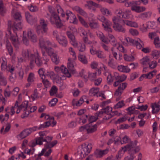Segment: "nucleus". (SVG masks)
Wrapping results in <instances>:
<instances>
[{
	"label": "nucleus",
	"mask_w": 160,
	"mask_h": 160,
	"mask_svg": "<svg viewBox=\"0 0 160 160\" xmlns=\"http://www.w3.org/2000/svg\"><path fill=\"white\" fill-rule=\"evenodd\" d=\"M31 56L30 57V58L28 59L30 61V65L31 68H33L34 66V62L35 61L34 59H35V55H31Z\"/></svg>",
	"instance_id": "52"
},
{
	"label": "nucleus",
	"mask_w": 160,
	"mask_h": 160,
	"mask_svg": "<svg viewBox=\"0 0 160 160\" xmlns=\"http://www.w3.org/2000/svg\"><path fill=\"white\" fill-rule=\"evenodd\" d=\"M58 101V100L56 98L52 99L49 103V105L51 107L55 106Z\"/></svg>",
	"instance_id": "63"
},
{
	"label": "nucleus",
	"mask_w": 160,
	"mask_h": 160,
	"mask_svg": "<svg viewBox=\"0 0 160 160\" xmlns=\"http://www.w3.org/2000/svg\"><path fill=\"white\" fill-rule=\"evenodd\" d=\"M67 35L70 40V42L74 47L78 46V43L76 41L75 36L70 31H67L66 32Z\"/></svg>",
	"instance_id": "14"
},
{
	"label": "nucleus",
	"mask_w": 160,
	"mask_h": 160,
	"mask_svg": "<svg viewBox=\"0 0 160 160\" xmlns=\"http://www.w3.org/2000/svg\"><path fill=\"white\" fill-rule=\"evenodd\" d=\"M38 93L37 92V90L35 89L34 90L33 93L31 96V98L32 101H34L38 97Z\"/></svg>",
	"instance_id": "64"
},
{
	"label": "nucleus",
	"mask_w": 160,
	"mask_h": 160,
	"mask_svg": "<svg viewBox=\"0 0 160 160\" xmlns=\"http://www.w3.org/2000/svg\"><path fill=\"white\" fill-rule=\"evenodd\" d=\"M108 37L109 38L108 42H109L113 47H116L118 43L114 36L110 34H108Z\"/></svg>",
	"instance_id": "25"
},
{
	"label": "nucleus",
	"mask_w": 160,
	"mask_h": 160,
	"mask_svg": "<svg viewBox=\"0 0 160 160\" xmlns=\"http://www.w3.org/2000/svg\"><path fill=\"white\" fill-rule=\"evenodd\" d=\"M77 152L78 154L80 155V157L82 158H83L87 155L86 153L85 152L84 149L82 147V145L78 148Z\"/></svg>",
	"instance_id": "31"
},
{
	"label": "nucleus",
	"mask_w": 160,
	"mask_h": 160,
	"mask_svg": "<svg viewBox=\"0 0 160 160\" xmlns=\"http://www.w3.org/2000/svg\"><path fill=\"white\" fill-rule=\"evenodd\" d=\"M130 141L131 140L129 137L126 135L122 138L120 142L121 144H122L129 143L130 142Z\"/></svg>",
	"instance_id": "51"
},
{
	"label": "nucleus",
	"mask_w": 160,
	"mask_h": 160,
	"mask_svg": "<svg viewBox=\"0 0 160 160\" xmlns=\"http://www.w3.org/2000/svg\"><path fill=\"white\" fill-rule=\"evenodd\" d=\"M39 45L40 48L42 50L47 49V47L46 46V41L44 40L43 38L42 37L39 39Z\"/></svg>",
	"instance_id": "32"
},
{
	"label": "nucleus",
	"mask_w": 160,
	"mask_h": 160,
	"mask_svg": "<svg viewBox=\"0 0 160 160\" xmlns=\"http://www.w3.org/2000/svg\"><path fill=\"white\" fill-rule=\"evenodd\" d=\"M127 83L126 82L120 83L118 89L116 90L114 95L115 96H121L123 90L127 87Z\"/></svg>",
	"instance_id": "11"
},
{
	"label": "nucleus",
	"mask_w": 160,
	"mask_h": 160,
	"mask_svg": "<svg viewBox=\"0 0 160 160\" xmlns=\"http://www.w3.org/2000/svg\"><path fill=\"white\" fill-rule=\"evenodd\" d=\"M152 14V12L150 11L144 12L140 14L138 16V17L142 19L145 20L150 17Z\"/></svg>",
	"instance_id": "24"
},
{
	"label": "nucleus",
	"mask_w": 160,
	"mask_h": 160,
	"mask_svg": "<svg viewBox=\"0 0 160 160\" xmlns=\"http://www.w3.org/2000/svg\"><path fill=\"white\" fill-rule=\"evenodd\" d=\"M95 55H96L98 58L101 59L104 58L105 57L102 51L100 50H97Z\"/></svg>",
	"instance_id": "54"
},
{
	"label": "nucleus",
	"mask_w": 160,
	"mask_h": 160,
	"mask_svg": "<svg viewBox=\"0 0 160 160\" xmlns=\"http://www.w3.org/2000/svg\"><path fill=\"white\" fill-rule=\"evenodd\" d=\"M149 61V59L148 57L146 56L143 57L140 60V63L142 64L143 65H146L148 64Z\"/></svg>",
	"instance_id": "43"
},
{
	"label": "nucleus",
	"mask_w": 160,
	"mask_h": 160,
	"mask_svg": "<svg viewBox=\"0 0 160 160\" xmlns=\"http://www.w3.org/2000/svg\"><path fill=\"white\" fill-rule=\"evenodd\" d=\"M112 108L107 106L106 108H103L101 111L95 113V115L97 116H99L100 114H108L110 113L111 111H112Z\"/></svg>",
	"instance_id": "21"
},
{
	"label": "nucleus",
	"mask_w": 160,
	"mask_h": 160,
	"mask_svg": "<svg viewBox=\"0 0 160 160\" xmlns=\"http://www.w3.org/2000/svg\"><path fill=\"white\" fill-rule=\"evenodd\" d=\"M7 9L4 6L3 2L1 1L0 2V14L2 16H4L6 13Z\"/></svg>",
	"instance_id": "36"
},
{
	"label": "nucleus",
	"mask_w": 160,
	"mask_h": 160,
	"mask_svg": "<svg viewBox=\"0 0 160 160\" xmlns=\"http://www.w3.org/2000/svg\"><path fill=\"white\" fill-rule=\"evenodd\" d=\"M82 147L85 152L86 153L87 155H88L91 152L92 148V144L91 143L87 144L84 143L82 144Z\"/></svg>",
	"instance_id": "26"
},
{
	"label": "nucleus",
	"mask_w": 160,
	"mask_h": 160,
	"mask_svg": "<svg viewBox=\"0 0 160 160\" xmlns=\"http://www.w3.org/2000/svg\"><path fill=\"white\" fill-rule=\"evenodd\" d=\"M46 76L50 77L52 79H54L56 78V74L53 71H48L45 73Z\"/></svg>",
	"instance_id": "45"
},
{
	"label": "nucleus",
	"mask_w": 160,
	"mask_h": 160,
	"mask_svg": "<svg viewBox=\"0 0 160 160\" xmlns=\"http://www.w3.org/2000/svg\"><path fill=\"white\" fill-rule=\"evenodd\" d=\"M49 11L51 14L50 21L52 24H55L58 28H61L63 26V24L60 17L52 9L50 8Z\"/></svg>",
	"instance_id": "2"
},
{
	"label": "nucleus",
	"mask_w": 160,
	"mask_h": 160,
	"mask_svg": "<svg viewBox=\"0 0 160 160\" xmlns=\"http://www.w3.org/2000/svg\"><path fill=\"white\" fill-rule=\"evenodd\" d=\"M89 26L92 29H97L99 28V26L98 22L95 20H92L89 23Z\"/></svg>",
	"instance_id": "37"
},
{
	"label": "nucleus",
	"mask_w": 160,
	"mask_h": 160,
	"mask_svg": "<svg viewBox=\"0 0 160 160\" xmlns=\"http://www.w3.org/2000/svg\"><path fill=\"white\" fill-rule=\"evenodd\" d=\"M44 50L46 51L48 56H52L53 54H55L53 52V49L51 48H47V49H45Z\"/></svg>",
	"instance_id": "59"
},
{
	"label": "nucleus",
	"mask_w": 160,
	"mask_h": 160,
	"mask_svg": "<svg viewBox=\"0 0 160 160\" xmlns=\"http://www.w3.org/2000/svg\"><path fill=\"white\" fill-rule=\"evenodd\" d=\"M123 22L127 25L135 28H137L138 27V24L135 22H132L128 20H122Z\"/></svg>",
	"instance_id": "29"
},
{
	"label": "nucleus",
	"mask_w": 160,
	"mask_h": 160,
	"mask_svg": "<svg viewBox=\"0 0 160 160\" xmlns=\"http://www.w3.org/2000/svg\"><path fill=\"white\" fill-rule=\"evenodd\" d=\"M12 14L15 19V21H22V17L20 13L18 12H15L14 9H12Z\"/></svg>",
	"instance_id": "20"
},
{
	"label": "nucleus",
	"mask_w": 160,
	"mask_h": 160,
	"mask_svg": "<svg viewBox=\"0 0 160 160\" xmlns=\"http://www.w3.org/2000/svg\"><path fill=\"white\" fill-rule=\"evenodd\" d=\"M154 43L157 47L159 48V46H160V42L159 38L158 37H157L154 38Z\"/></svg>",
	"instance_id": "62"
},
{
	"label": "nucleus",
	"mask_w": 160,
	"mask_h": 160,
	"mask_svg": "<svg viewBox=\"0 0 160 160\" xmlns=\"http://www.w3.org/2000/svg\"><path fill=\"white\" fill-rule=\"evenodd\" d=\"M124 58L125 61L129 62L133 61L134 60V57L133 56H128L126 54L124 55Z\"/></svg>",
	"instance_id": "50"
},
{
	"label": "nucleus",
	"mask_w": 160,
	"mask_h": 160,
	"mask_svg": "<svg viewBox=\"0 0 160 160\" xmlns=\"http://www.w3.org/2000/svg\"><path fill=\"white\" fill-rule=\"evenodd\" d=\"M57 89L55 86H53L49 92L51 95L52 96L56 94L57 91Z\"/></svg>",
	"instance_id": "55"
},
{
	"label": "nucleus",
	"mask_w": 160,
	"mask_h": 160,
	"mask_svg": "<svg viewBox=\"0 0 160 160\" xmlns=\"http://www.w3.org/2000/svg\"><path fill=\"white\" fill-rule=\"evenodd\" d=\"M54 69L58 72H62L65 74L66 77L68 78H70L71 77V75L69 72L68 69L63 65H62L61 67H55Z\"/></svg>",
	"instance_id": "12"
},
{
	"label": "nucleus",
	"mask_w": 160,
	"mask_h": 160,
	"mask_svg": "<svg viewBox=\"0 0 160 160\" xmlns=\"http://www.w3.org/2000/svg\"><path fill=\"white\" fill-rule=\"evenodd\" d=\"M38 72L42 79L45 78L46 75L45 74H44V71L43 68L40 69L38 71Z\"/></svg>",
	"instance_id": "57"
},
{
	"label": "nucleus",
	"mask_w": 160,
	"mask_h": 160,
	"mask_svg": "<svg viewBox=\"0 0 160 160\" xmlns=\"http://www.w3.org/2000/svg\"><path fill=\"white\" fill-rule=\"evenodd\" d=\"M30 131L27 129L23 130L20 133L18 136V139H22L30 134Z\"/></svg>",
	"instance_id": "22"
},
{
	"label": "nucleus",
	"mask_w": 160,
	"mask_h": 160,
	"mask_svg": "<svg viewBox=\"0 0 160 160\" xmlns=\"http://www.w3.org/2000/svg\"><path fill=\"white\" fill-rule=\"evenodd\" d=\"M42 57L40 58L38 52V51L36 52V57L35 58V62L38 67L42 66L43 64H46L49 60V57L47 55V53L45 51H42Z\"/></svg>",
	"instance_id": "3"
},
{
	"label": "nucleus",
	"mask_w": 160,
	"mask_h": 160,
	"mask_svg": "<svg viewBox=\"0 0 160 160\" xmlns=\"http://www.w3.org/2000/svg\"><path fill=\"white\" fill-rule=\"evenodd\" d=\"M31 55H34V54L31 53L30 51L28 49H23L22 52V55L25 59L30 58Z\"/></svg>",
	"instance_id": "23"
},
{
	"label": "nucleus",
	"mask_w": 160,
	"mask_h": 160,
	"mask_svg": "<svg viewBox=\"0 0 160 160\" xmlns=\"http://www.w3.org/2000/svg\"><path fill=\"white\" fill-rule=\"evenodd\" d=\"M151 107L152 108V113L153 114L158 113L160 110V105L158 104H152Z\"/></svg>",
	"instance_id": "27"
},
{
	"label": "nucleus",
	"mask_w": 160,
	"mask_h": 160,
	"mask_svg": "<svg viewBox=\"0 0 160 160\" xmlns=\"http://www.w3.org/2000/svg\"><path fill=\"white\" fill-rule=\"evenodd\" d=\"M88 76L87 78H88L91 81L94 80L96 77L97 72L95 71L94 72H88Z\"/></svg>",
	"instance_id": "42"
},
{
	"label": "nucleus",
	"mask_w": 160,
	"mask_h": 160,
	"mask_svg": "<svg viewBox=\"0 0 160 160\" xmlns=\"http://www.w3.org/2000/svg\"><path fill=\"white\" fill-rule=\"evenodd\" d=\"M25 16L28 22L31 24L35 23L37 21V18L31 15L28 12L25 13Z\"/></svg>",
	"instance_id": "16"
},
{
	"label": "nucleus",
	"mask_w": 160,
	"mask_h": 160,
	"mask_svg": "<svg viewBox=\"0 0 160 160\" xmlns=\"http://www.w3.org/2000/svg\"><path fill=\"white\" fill-rule=\"evenodd\" d=\"M149 66L150 68L153 69L155 68L157 66V62L156 61H153L149 63Z\"/></svg>",
	"instance_id": "60"
},
{
	"label": "nucleus",
	"mask_w": 160,
	"mask_h": 160,
	"mask_svg": "<svg viewBox=\"0 0 160 160\" xmlns=\"http://www.w3.org/2000/svg\"><path fill=\"white\" fill-rule=\"evenodd\" d=\"M133 46H136L137 49H140L143 47L144 44L142 41L139 39L138 40H135Z\"/></svg>",
	"instance_id": "30"
},
{
	"label": "nucleus",
	"mask_w": 160,
	"mask_h": 160,
	"mask_svg": "<svg viewBox=\"0 0 160 160\" xmlns=\"http://www.w3.org/2000/svg\"><path fill=\"white\" fill-rule=\"evenodd\" d=\"M139 2L137 1H132L131 2H128L127 1L125 3V5L126 7H131V8H132L133 7H134L135 5H138V3Z\"/></svg>",
	"instance_id": "35"
},
{
	"label": "nucleus",
	"mask_w": 160,
	"mask_h": 160,
	"mask_svg": "<svg viewBox=\"0 0 160 160\" xmlns=\"http://www.w3.org/2000/svg\"><path fill=\"white\" fill-rule=\"evenodd\" d=\"M28 35L30 40L33 42H35L37 41V38L35 34H34L33 32L31 29H28Z\"/></svg>",
	"instance_id": "18"
},
{
	"label": "nucleus",
	"mask_w": 160,
	"mask_h": 160,
	"mask_svg": "<svg viewBox=\"0 0 160 160\" xmlns=\"http://www.w3.org/2000/svg\"><path fill=\"white\" fill-rule=\"evenodd\" d=\"M79 60L84 64H87L88 61L86 56L83 55L79 54L78 56Z\"/></svg>",
	"instance_id": "40"
},
{
	"label": "nucleus",
	"mask_w": 160,
	"mask_h": 160,
	"mask_svg": "<svg viewBox=\"0 0 160 160\" xmlns=\"http://www.w3.org/2000/svg\"><path fill=\"white\" fill-rule=\"evenodd\" d=\"M57 41L63 47H66L68 44V41L67 38L63 36H60V37Z\"/></svg>",
	"instance_id": "19"
},
{
	"label": "nucleus",
	"mask_w": 160,
	"mask_h": 160,
	"mask_svg": "<svg viewBox=\"0 0 160 160\" xmlns=\"http://www.w3.org/2000/svg\"><path fill=\"white\" fill-rule=\"evenodd\" d=\"M112 20L113 23V27L115 31L123 33L125 32V29L122 25L118 24L119 19L118 17H114L112 18Z\"/></svg>",
	"instance_id": "7"
},
{
	"label": "nucleus",
	"mask_w": 160,
	"mask_h": 160,
	"mask_svg": "<svg viewBox=\"0 0 160 160\" xmlns=\"http://www.w3.org/2000/svg\"><path fill=\"white\" fill-rule=\"evenodd\" d=\"M44 138L41 137H39L36 138L35 139V142H33L32 143V147L35 146L36 144L42 145V142H44Z\"/></svg>",
	"instance_id": "33"
},
{
	"label": "nucleus",
	"mask_w": 160,
	"mask_h": 160,
	"mask_svg": "<svg viewBox=\"0 0 160 160\" xmlns=\"http://www.w3.org/2000/svg\"><path fill=\"white\" fill-rule=\"evenodd\" d=\"M12 22L11 21H8V28L7 31L8 33L10 35L9 38L12 44L16 49H18L20 46V43L19 42L17 33L16 35H13L12 34L11 29L12 28Z\"/></svg>",
	"instance_id": "4"
},
{
	"label": "nucleus",
	"mask_w": 160,
	"mask_h": 160,
	"mask_svg": "<svg viewBox=\"0 0 160 160\" xmlns=\"http://www.w3.org/2000/svg\"><path fill=\"white\" fill-rule=\"evenodd\" d=\"M57 12L58 13L61 14L62 17L64 18V20H69L70 23L74 24L77 23L78 20L76 16L70 11H67L65 14L63 9L59 7L57 9Z\"/></svg>",
	"instance_id": "1"
},
{
	"label": "nucleus",
	"mask_w": 160,
	"mask_h": 160,
	"mask_svg": "<svg viewBox=\"0 0 160 160\" xmlns=\"http://www.w3.org/2000/svg\"><path fill=\"white\" fill-rule=\"evenodd\" d=\"M97 35L102 42L106 44L108 43V40L107 38L106 37L102 32H99L97 33Z\"/></svg>",
	"instance_id": "28"
},
{
	"label": "nucleus",
	"mask_w": 160,
	"mask_h": 160,
	"mask_svg": "<svg viewBox=\"0 0 160 160\" xmlns=\"http://www.w3.org/2000/svg\"><path fill=\"white\" fill-rule=\"evenodd\" d=\"M52 60L55 64H57L59 62V60L58 55L56 53L53 54L52 56Z\"/></svg>",
	"instance_id": "48"
},
{
	"label": "nucleus",
	"mask_w": 160,
	"mask_h": 160,
	"mask_svg": "<svg viewBox=\"0 0 160 160\" xmlns=\"http://www.w3.org/2000/svg\"><path fill=\"white\" fill-rule=\"evenodd\" d=\"M87 5H85V6H92L95 7H98V6L99 5L98 4L96 3L95 2H93L92 1H87Z\"/></svg>",
	"instance_id": "58"
},
{
	"label": "nucleus",
	"mask_w": 160,
	"mask_h": 160,
	"mask_svg": "<svg viewBox=\"0 0 160 160\" xmlns=\"http://www.w3.org/2000/svg\"><path fill=\"white\" fill-rule=\"evenodd\" d=\"M28 102L27 101H24L18 107V109L21 110V111L22 112V113L21 116V118H24L27 117L29 114V112L27 109L28 107Z\"/></svg>",
	"instance_id": "8"
},
{
	"label": "nucleus",
	"mask_w": 160,
	"mask_h": 160,
	"mask_svg": "<svg viewBox=\"0 0 160 160\" xmlns=\"http://www.w3.org/2000/svg\"><path fill=\"white\" fill-rule=\"evenodd\" d=\"M95 116H90L88 118V120L89 122V123H91L92 122L96 121L98 118V117L97 116L95 115Z\"/></svg>",
	"instance_id": "53"
},
{
	"label": "nucleus",
	"mask_w": 160,
	"mask_h": 160,
	"mask_svg": "<svg viewBox=\"0 0 160 160\" xmlns=\"http://www.w3.org/2000/svg\"><path fill=\"white\" fill-rule=\"evenodd\" d=\"M99 88H92L89 91V95L91 96H95L97 97H102L105 99L106 97L104 94L102 92H99Z\"/></svg>",
	"instance_id": "10"
},
{
	"label": "nucleus",
	"mask_w": 160,
	"mask_h": 160,
	"mask_svg": "<svg viewBox=\"0 0 160 160\" xmlns=\"http://www.w3.org/2000/svg\"><path fill=\"white\" fill-rule=\"evenodd\" d=\"M22 21H14L13 23L12 28L14 32L16 33V31L21 29L22 28Z\"/></svg>",
	"instance_id": "17"
},
{
	"label": "nucleus",
	"mask_w": 160,
	"mask_h": 160,
	"mask_svg": "<svg viewBox=\"0 0 160 160\" xmlns=\"http://www.w3.org/2000/svg\"><path fill=\"white\" fill-rule=\"evenodd\" d=\"M57 142H58L57 140H54L52 142H46V144L45 145V148L46 150L47 149H50L56 145Z\"/></svg>",
	"instance_id": "38"
},
{
	"label": "nucleus",
	"mask_w": 160,
	"mask_h": 160,
	"mask_svg": "<svg viewBox=\"0 0 160 160\" xmlns=\"http://www.w3.org/2000/svg\"><path fill=\"white\" fill-rule=\"evenodd\" d=\"M7 49L9 55L10 56H12L13 54V48L10 43L7 44Z\"/></svg>",
	"instance_id": "49"
},
{
	"label": "nucleus",
	"mask_w": 160,
	"mask_h": 160,
	"mask_svg": "<svg viewBox=\"0 0 160 160\" xmlns=\"http://www.w3.org/2000/svg\"><path fill=\"white\" fill-rule=\"evenodd\" d=\"M40 25H39L36 28V32L38 35L42 37L43 33H46L48 30L47 24L43 19L41 20Z\"/></svg>",
	"instance_id": "5"
},
{
	"label": "nucleus",
	"mask_w": 160,
	"mask_h": 160,
	"mask_svg": "<svg viewBox=\"0 0 160 160\" xmlns=\"http://www.w3.org/2000/svg\"><path fill=\"white\" fill-rule=\"evenodd\" d=\"M137 143V141H135L131 142L130 144L127 145L124 147L127 149V150L129 151L131 154L136 153L139 150V148L136 147Z\"/></svg>",
	"instance_id": "9"
},
{
	"label": "nucleus",
	"mask_w": 160,
	"mask_h": 160,
	"mask_svg": "<svg viewBox=\"0 0 160 160\" xmlns=\"http://www.w3.org/2000/svg\"><path fill=\"white\" fill-rule=\"evenodd\" d=\"M124 40L127 42L126 44H127V45L129 44L132 46L133 45L134 42L135 41V40L129 37L126 38Z\"/></svg>",
	"instance_id": "46"
},
{
	"label": "nucleus",
	"mask_w": 160,
	"mask_h": 160,
	"mask_svg": "<svg viewBox=\"0 0 160 160\" xmlns=\"http://www.w3.org/2000/svg\"><path fill=\"white\" fill-rule=\"evenodd\" d=\"M74 10L78 12L81 15L84 16H87V14L80 7L76 6L74 8Z\"/></svg>",
	"instance_id": "39"
},
{
	"label": "nucleus",
	"mask_w": 160,
	"mask_h": 160,
	"mask_svg": "<svg viewBox=\"0 0 160 160\" xmlns=\"http://www.w3.org/2000/svg\"><path fill=\"white\" fill-rule=\"evenodd\" d=\"M156 72L157 71L154 70L152 71L149 72L148 74H145V78L149 79H151L154 76L156 75Z\"/></svg>",
	"instance_id": "41"
},
{
	"label": "nucleus",
	"mask_w": 160,
	"mask_h": 160,
	"mask_svg": "<svg viewBox=\"0 0 160 160\" xmlns=\"http://www.w3.org/2000/svg\"><path fill=\"white\" fill-rule=\"evenodd\" d=\"M35 78L34 74L32 72L29 73L27 79V81L29 83H32L34 81Z\"/></svg>",
	"instance_id": "47"
},
{
	"label": "nucleus",
	"mask_w": 160,
	"mask_h": 160,
	"mask_svg": "<svg viewBox=\"0 0 160 160\" xmlns=\"http://www.w3.org/2000/svg\"><path fill=\"white\" fill-rule=\"evenodd\" d=\"M29 8L31 12H37L39 10L37 6L32 5L29 7Z\"/></svg>",
	"instance_id": "56"
},
{
	"label": "nucleus",
	"mask_w": 160,
	"mask_h": 160,
	"mask_svg": "<svg viewBox=\"0 0 160 160\" xmlns=\"http://www.w3.org/2000/svg\"><path fill=\"white\" fill-rule=\"evenodd\" d=\"M118 69L119 71L126 73L129 72L130 70V69L127 66H125L122 65L118 66Z\"/></svg>",
	"instance_id": "34"
},
{
	"label": "nucleus",
	"mask_w": 160,
	"mask_h": 160,
	"mask_svg": "<svg viewBox=\"0 0 160 160\" xmlns=\"http://www.w3.org/2000/svg\"><path fill=\"white\" fill-rule=\"evenodd\" d=\"M97 125L96 124L92 125L91 123H89L85 125L81 126L80 127L79 130L80 131L86 130L87 133L90 134L95 132L97 130Z\"/></svg>",
	"instance_id": "6"
},
{
	"label": "nucleus",
	"mask_w": 160,
	"mask_h": 160,
	"mask_svg": "<svg viewBox=\"0 0 160 160\" xmlns=\"http://www.w3.org/2000/svg\"><path fill=\"white\" fill-rule=\"evenodd\" d=\"M108 150L107 149L103 150L96 149L94 152V155L97 158H101L107 154L108 152Z\"/></svg>",
	"instance_id": "15"
},
{
	"label": "nucleus",
	"mask_w": 160,
	"mask_h": 160,
	"mask_svg": "<svg viewBox=\"0 0 160 160\" xmlns=\"http://www.w3.org/2000/svg\"><path fill=\"white\" fill-rule=\"evenodd\" d=\"M131 15V12L130 11L128 10H126L123 13L122 15V18L125 19H129L130 18Z\"/></svg>",
	"instance_id": "44"
},
{
	"label": "nucleus",
	"mask_w": 160,
	"mask_h": 160,
	"mask_svg": "<svg viewBox=\"0 0 160 160\" xmlns=\"http://www.w3.org/2000/svg\"><path fill=\"white\" fill-rule=\"evenodd\" d=\"M102 25L104 30L108 32H112V29L110 27L112 25V23L108 19H106L102 23Z\"/></svg>",
	"instance_id": "13"
},
{
	"label": "nucleus",
	"mask_w": 160,
	"mask_h": 160,
	"mask_svg": "<svg viewBox=\"0 0 160 160\" xmlns=\"http://www.w3.org/2000/svg\"><path fill=\"white\" fill-rule=\"evenodd\" d=\"M125 104L124 103V101L123 100H122L121 101L119 102L115 106V108H121L124 106Z\"/></svg>",
	"instance_id": "61"
}]
</instances>
